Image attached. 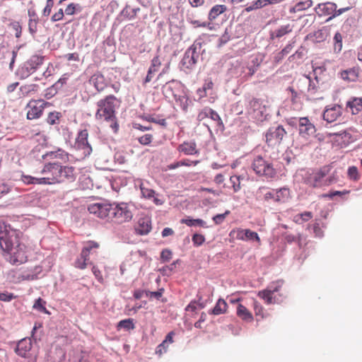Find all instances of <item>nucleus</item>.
<instances>
[{
  "label": "nucleus",
  "instance_id": "nucleus-1",
  "mask_svg": "<svg viewBox=\"0 0 362 362\" xmlns=\"http://www.w3.org/2000/svg\"><path fill=\"white\" fill-rule=\"evenodd\" d=\"M21 231L5 223L0 224V247L12 264H21L27 261V247L21 242Z\"/></svg>",
  "mask_w": 362,
  "mask_h": 362
},
{
  "label": "nucleus",
  "instance_id": "nucleus-2",
  "mask_svg": "<svg viewBox=\"0 0 362 362\" xmlns=\"http://www.w3.org/2000/svg\"><path fill=\"white\" fill-rule=\"evenodd\" d=\"M117 102V99L113 95L106 96L97 103L98 108L95 113L97 119H103L105 121L110 122V126L114 132H117L119 128L115 116V108Z\"/></svg>",
  "mask_w": 362,
  "mask_h": 362
},
{
  "label": "nucleus",
  "instance_id": "nucleus-3",
  "mask_svg": "<svg viewBox=\"0 0 362 362\" xmlns=\"http://www.w3.org/2000/svg\"><path fill=\"white\" fill-rule=\"evenodd\" d=\"M332 165H325L318 170H313L307 177H305V183L312 187L319 188L325 186H329L338 181L337 171L334 170L329 175Z\"/></svg>",
  "mask_w": 362,
  "mask_h": 362
},
{
  "label": "nucleus",
  "instance_id": "nucleus-4",
  "mask_svg": "<svg viewBox=\"0 0 362 362\" xmlns=\"http://www.w3.org/2000/svg\"><path fill=\"white\" fill-rule=\"evenodd\" d=\"M204 41L198 38L185 50L180 64L181 70L186 74L191 73L195 69L201 55L205 52V49L202 47Z\"/></svg>",
  "mask_w": 362,
  "mask_h": 362
},
{
  "label": "nucleus",
  "instance_id": "nucleus-5",
  "mask_svg": "<svg viewBox=\"0 0 362 362\" xmlns=\"http://www.w3.org/2000/svg\"><path fill=\"white\" fill-rule=\"evenodd\" d=\"M44 60L45 57L33 55L17 69L16 75L20 79L27 78L43 64Z\"/></svg>",
  "mask_w": 362,
  "mask_h": 362
},
{
  "label": "nucleus",
  "instance_id": "nucleus-6",
  "mask_svg": "<svg viewBox=\"0 0 362 362\" xmlns=\"http://www.w3.org/2000/svg\"><path fill=\"white\" fill-rule=\"evenodd\" d=\"M251 167L256 175L264 176L267 178H273L276 174L273 164L264 158L262 156H256L251 164Z\"/></svg>",
  "mask_w": 362,
  "mask_h": 362
},
{
  "label": "nucleus",
  "instance_id": "nucleus-7",
  "mask_svg": "<svg viewBox=\"0 0 362 362\" xmlns=\"http://www.w3.org/2000/svg\"><path fill=\"white\" fill-rule=\"evenodd\" d=\"M248 114L257 122H262L268 119L269 114L267 107L259 99H252L249 103Z\"/></svg>",
  "mask_w": 362,
  "mask_h": 362
},
{
  "label": "nucleus",
  "instance_id": "nucleus-8",
  "mask_svg": "<svg viewBox=\"0 0 362 362\" xmlns=\"http://www.w3.org/2000/svg\"><path fill=\"white\" fill-rule=\"evenodd\" d=\"M298 87L308 86L306 100L309 101L320 100L324 98L320 92L318 91V86L313 81L310 77L303 76L298 81Z\"/></svg>",
  "mask_w": 362,
  "mask_h": 362
},
{
  "label": "nucleus",
  "instance_id": "nucleus-9",
  "mask_svg": "<svg viewBox=\"0 0 362 362\" xmlns=\"http://www.w3.org/2000/svg\"><path fill=\"white\" fill-rule=\"evenodd\" d=\"M88 209L99 218L112 219L113 203H95L90 204Z\"/></svg>",
  "mask_w": 362,
  "mask_h": 362
},
{
  "label": "nucleus",
  "instance_id": "nucleus-10",
  "mask_svg": "<svg viewBox=\"0 0 362 362\" xmlns=\"http://www.w3.org/2000/svg\"><path fill=\"white\" fill-rule=\"evenodd\" d=\"M132 218V213L126 203H113L112 219L115 218L117 223H123L130 221Z\"/></svg>",
  "mask_w": 362,
  "mask_h": 362
},
{
  "label": "nucleus",
  "instance_id": "nucleus-11",
  "mask_svg": "<svg viewBox=\"0 0 362 362\" xmlns=\"http://www.w3.org/2000/svg\"><path fill=\"white\" fill-rule=\"evenodd\" d=\"M281 286L282 282L280 281L272 283L266 289L259 291L258 296L267 304L279 303L280 300L276 297L275 293L279 291Z\"/></svg>",
  "mask_w": 362,
  "mask_h": 362
},
{
  "label": "nucleus",
  "instance_id": "nucleus-12",
  "mask_svg": "<svg viewBox=\"0 0 362 362\" xmlns=\"http://www.w3.org/2000/svg\"><path fill=\"white\" fill-rule=\"evenodd\" d=\"M88 133L86 129L81 130L76 138L75 147L83 151L84 156H88L93 151L92 147L88 141Z\"/></svg>",
  "mask_w": 362,
  "mask_h": 362
},
{
  "label": "nucleus",
  "instance_id": "nucleus-13",
  "mask_svg": "<svg viewBox=\"0 0 362 362\" xmlns=\"http://www.w3.org/2000/svg\"><path fill=\"white\" fill-rule=\"evenodd\" d=\"M286 134V131L282 125L271 127L266 133L267 142L279 144Z\"/></svg>",
  "mask_w": 362,
  "mask_h": 362
},
{
  "label": "nucleus",
  "instance_id": "nucleus-14",
  "mask_svg": "<svg viewBox=\"0 0 362 362\" xmlns=\"http://www.w3.org/2000/svg\"><path fill=\"white\" fill-rule=\"evenodd\" d=\"M289 194V189L286 187L272 189L264 194V200L269 202L270 199H272L277 203H284L287 200Z\"/></svg>",
  "mask_w": 362,
  "mask_h": 362
},
{
  "label": "nucleus",
  "instance_id": "nucleus-15",
  "mask_svg": "<svg viewBox=\"0 0 362 362\" xmlns=\"http://www.w3.org/2000/svg\"><path fill=\"white\" fill-rule=\"evenodd\" d=\"M163 93L166 98H174L177 94L183 92V84L177 80H171L163 86Z\"/></svg>",
  "mask_w": 362,
  "mask_h": 362
},
{
  "label": "nucleus",
  "instance_id": "nucleus-16",
  "mask_svg": "<svg viewBox=\"0 0 362 362\" xmlns=\"http://www.w3.org/2000/svg\"><path fill=\"white\" fill-rule=\"evenodd\" d=\"M58 184L66 181L73 182L76 179L75 168L72 166L62 165L59 163Z\"/></svg>",
  "mask_w": 362,
  "mask_h": 362
},
{
  "label": "nucleus",
  "instance_id": "nucleus-17",
  "mask_svg": "<svg viewBox=\"0 0 362 362\" xmlns=\"http://www.w3.org/2000/svg\"><path fill=\"white\" fill-rule=\"evenodd\" d=\"M315 132V125L310 122L308 117H300L298 133L301 137L308 139L314 135Z\"/></svg>",
  "mask_w": 362,
  "mask_h": 362
},
{
  "label": "nucleus",
  "instance_id": "nucleus-18",
  "mask_svg": "<svg viewBox=\"0 0 362 362\" xmlns=\"http://www.w3.org/2000/svg\"><path fill=\"white\" fill-rule=\"evenodd\" d=\"M59 162H48L41 170V174L47 175L53 185L58 184Z\"/></svg>",
  "mask_w": 362,
  "mask_h": 362
},
{
  "label": "nucleus",
  "instance_id": "nucleus-19",
  "mask_svg": "<svg viewBox=\"0 0 362 362\" xmlns=\"http://www.w3.org/2000/svg\"><path fill=\"white\" fill-rule=\"evenodd\" d=\"M234 233L236 234L235 238L238 240H252V241H257L259 242L260 238L258 235V234L256 232L252 231L250 229H242L238 228L236 231L233 230L230 232V235H233Z\"/></svg>",
  "mask_w": 362,
  "mask_h": 362
},
{
  "label": "nucleus",
  "instance_id": "nucleus-20",
  "mask_svg": "<svg viewBox=\"0 0 362 362\" xmlns=\"http://www.w3.org/2000/svg\"><path fill=\"white\" fill-rule=\"evenodd\" d=\"M88 82L90 85H93L98 92H102L107 86V83L103 74L99 71H97L93 74Z\"/></svg>",
  "mask_w": 362,
  "mask_h": 362
},
{
  "label": "nucleus",
  "instance_id": "nucleus-21",
  "mask_svg": "<svg viewBox=\"0 0 362 362\" xmlns=\"http://www.w3.org/2000/svg\"><path fill=\"white\" fill-rule=\"evenodd\" d=\"M341 115V107L339 105H334L327 108L322 115V118L327 123L334 122Z\"/></svg>",
  "mask_w": 362,
  "mask_h": 362
},
{
  "label": "nucleus",
  "instance_id": "nucleus-22",
  "mask_svg": "<svg viewBox=\"0 0 362 362\" xmlns=\"http://www.w3.org/2000/svg\"><path fill=\"white\" fill-rule=\"evenodd\" d=\"M31 348V339L30 338H24L18 341L15 351L21 357L26 358L27 354L30 351Z\"/></svg>",
  "mask_w": 362,
  "mask_h": 362
},
{
  "label": "nucleus",
  "instance_id": "nucleus-23",
  "mask_svg": "<svg viewBox=\"0 0 362 362\" xmlns=\"http://www.w3.org/2000/svg\"><path fill=\"white\" fill-rule=\"evenodd\" d=\"M337 6L335 3L327 1L319 4L315 10L319 16H332Z\"/></svg>",
  "mask_w": 362,
  "mask_h": 362
},
{
  "label": "nucleus",
  "instance_id": "nucleus-24",
  "mask_svg": "<svg viewBox=\"0 0 362 362\" xmlns=\"http://www.w3.org/2000/svg\"><path fill=\"white\" fill-rule=\"evenodd\" d=\"M293 28V25L289 23L281 25L277 29L270 32V38L272 40L275 38H281L284 35L291 33Z\"/></svg>",
  "mask_w": 362,
  "mask_h": 362
},
{
  "label": "nucleus",
  "instance_id": "nucleus-25",
  "mask_svg": "<svg viewBox=\"0 0 362 362\" xmlns=\"http://www.w3.org/2000/svg\"><path fill=\"white\" fill-rule=\"evenodd\" d=\"M42 159H54L58 158L61 160H66L68 158V154L62 148H57L56 151H51L45 153L42 156Z\"/></svg>",
  "mask_w": 362,
  "mask_h": 362
},
{
  "label": "nucleus",
  "instance_id": "nucleus-26",
  "mask_svg": "<svg viewBox=\"0 0 362 362\" xmlns=\"http://www.w3.org/2000/svg\"><path fill=\"white\" fill-rule=\"evenodd\" d=\"M160 62L158 57H154L151 60V66L149 67L147 72V75L144 79V84L149 83L152 80L153 74L158 71V69L160 66Z\"/></svg>",
  "mask_w": 362,
  "mask_h": 362
},
{
  "label": "nucleus",
  "instance_id": "nucleus-27",
  "mask_svg": "<svg viewBox=\"0 0 362 362\" xmlns=\"http://www.w3.org/2000/svg\"><path fill=\"white\" fill-rule=\"evenodd\" d=\"M195 142H184L178 146V151L184 153L185 155H194L197 153Z\"/></svg>",
  "mask_w": 362,
  "mask_h": 362
},
{
  "label": "nucleus",
  "instance_id": "nucleus-28",
  "mask_svg": "<svg viewBox=\"0 0 362 362\" xmlns=\"http://www.w3.org/2000/svg\"><path fill=\"white\" fill-rule=\"evenodd\" d=\"M41 267L37 266L32 269L30 271H24L21 274L23 280L32 281L38 278V275L41 273Z\"/></svg>",
  "mask_w": 362,
  "mask_h": 362
},
{
  "label": "nucleus",
  "instance_id": "nucleus-29",
  "mask_svg": "<svg viewBox=\"0 0 362 362\" xmlns=\"http://www.w3.org/2000/svg\"><path fill=\"white\" fill-rule=\"evenodd\" d=\"M227 308L228 305L226 302L223 299L219 298L214 308L209 310V313L214 315L223 314L226 312Z\"/></svg>",
  "mask_w": 362,
  "mask_h": 362
},
{
  "label": "nucleus",
  "instance_id": "nucleus-30",
  "mask_svg": "<svg viewBox=\"0 0 362 362\" xmlns=\"http://www.w3.org/2000/svg\"><path fill=\"white\" fill-rule=\"evenodd\" d=\"M346 107H349L353 115H356L362 111V98H354L346 103Z\"/></svg>",
  "mask_w": 362,
  "mask_h": 362
},
{
  "label": "nucleus",
  "instance_id": "nucleus-31",
  "mask_svg": "<svg viewBox=\"0 0 362 362\" xmlns=\"http://www.w3.org/2000/svg\"><path fill=\"white\" fill-rule=\"evenodd\" d=\"M181 223H185L189 227L199 226L202 228H208L206 223L204 220L201 218H193L190 216H188L185 218H182L181 220Z\"/></svg>",
  "mask_w": 362,
  "mask_h": 362
},
{
  "label": "nucleus",
  "instance_id": "nucleus-32",
  "mask_svg": "<svg viewBox=\"0 0 362 362\" xmlns=\"http://www.w3.org/2000/svg\"><path fill=\"white\" fill-rule=\"evenodd\" d=\"M227 10L226 5L220 4L213 6L209 12V20L212 21L215 20L219 15Z\"/></svg>",
  "mask_w": 362,
  "mask_h": 362
},
{
  "label": "nucleus",
  "instance_id": "nucleus-33",
  "mask_svg": "<svg viewBox=\"0 0 362 362\" xmlns=\"http://www.w3.org/2000/svg\"><path fill=\"white\" fill-rule=\"evenodd\" d=\"M237 315L238 317L247 322H250L253 319L252 314L244 305L241 304H239L237 308Z\"/></svg>",
  "mask_w": 362,
  "mask_h": 362
},
{
  "label": "nucleus",
  "instance_id": "nucleus-34",
  "mask_svg": "<svg viewBox=\"0 0 362 362\" xmlns=\"http://www.w3.org/2000/svg\"><path fill=\"white\" fill-rule=\"evenodd\" d=\"M341 76L345 81H354L358 77V73L355 69L344 70L341 73Z\"/></svg>",
  "mask_w": 362,
  "mask_h": 362
},
{
  "label": "nucleus",
  "instance_id": "nucleus-35",
  "mask_svg": "<svg viewBox=\"0 0 362 362\" xmlns=\"http://www.w3.org/2000/svg\"><path fill=\"white\" fill-rule=\"evenodd\" d=\"M151 229L150 221L139 222L138 228L136 229V233L139 235H147Z\"/></svg>",
  "mask_w": 362,
  "mask_h": 362
},
{
  "label": "nucleus",
  "instance_id": "nucleus-36",
  "mask_svg": "<svg viewBox=\"0 0 362 362\" xmlns=\"http://www.w3.org/2000/svg\"><path fill=\"white\" fill-rule=\"evenodd\" d=\"M176 103L182 108V110H186L187 108V98L185 93L181 92L177 94L176 96L173 98Z\"/></svg>",
  "mask_w": 362,
  "mask_h": 362
},
{
  "label": "nucleus",
  "instance_id": "nucleus-37",
  "mask_svg": "<svg viewBox=\"0 0 362 362\" xmlns=\"http://www.w3.org/2000/svg\"><path fill=\"white\" fill-rule=\"evenodd\" d=\"M117 327L119 329L124 328L126 330L134 329L135 327L134 324V320L132 318H128V319L120 320L118 322Z\"/></svg>",
  "mask_w": 362,
  "mask_h": 362
},
{
  "label": "nucleus",
  "instance_id": "nucleus-38",
  "mask_svg": "<svg viewBox=\"0 0 362 362\" xmlns=\"http://www.w3.org/2000/svg\"><path fill=\"white\" fill-rule=\"evenodd\" d=\"M140 11L139 8H132V10H129V6L127 5L121 11V15L125 16L126 18H129V20L133 19L138 11Z\"/></svg>",
  "mask_w": 362,
  "mask_h": 362
},
{
  "label": "nucleus",
  "instance_id": "nucleus-39",
  "mask_svg": "<svg viewBox=\"0 0 362 362\" xmlns=\"http://www.w3.org/2000/svg\"><path fill=\"white\" fill-rule=\"evenodd\" d=\"M45 303L46 302L42 299L41 298H38L37 300H35V303L33 305V308L35 310H37L41 313L49 314V313L47 311V310L45 308Z\"/></svg>",
  "mask_w": 362,
  "mask_h": 362
},
{
  "label": "nucleus",
  "instance_id": "nucleus-40",
  "mask_svg": "<svg viewBox=\"0 0 362 362\" xmlns=\"http://www.w3.org/2000/svg\"><path fill=\"white\" fill-rule=\"evenodd\" d=\"M334 50L335 52H339L342 48V36L337 32L334 36Z\"/></svg>",
  "mask_w": 362,
  "mask_h": 362
},
{
  "label": "nucleus",
  "instance_id": "nucleus-41",
  "mask_svg": "<svg viewBox=\"0 0 362 362\" xmlns=\"http://www.w3.org/2000/svg\"><path fill=\"white\" fill-rule=\"evenodd\" d=\"M242 179L243 177L240 175H233L230 177V182L232 185L235 192H237L240 189V180Z\"/></svg>",
  "mask_w": 362,
  "mask_h": 362
},
{
  "label": "nucleus",
  "instance_id": "nucleus-42",
  "mask_svg": "<svg viewBox=\"0 0 362 362\" xmlns=\"http://www.w3.org/2000/svg\"><path fill=\"white\" fill-rule=\"evenodd\" d=\"M312 6H313L312 0H305L304 1H300L298 4H296V5L295 6V7L293 9L294 11H303L307 8H309Z\"/></svg>",
  "mask_w": 362,
  "mask_h": 362
},
{
  "label": "nucleus",
  "instance_id": "nucleus-43",
  "mask_svg": "<svg viewBox=\"0 0 362 362\" xmlns=\"http://www.w3.org/2000/svg\"><path fill=\"white\" fill-rule=\"evenodd\" d=\"M209 114V117L212 119L213 121L216 122L217 123V126L219 127H223V122L219 116V115L214 110L210 108L209 110H207Z\"/></svg>",
  "mask_w": 362,
  "mask_h": 362
},
{
  "label": "nucleus",
  "instance_id": "nucleus-44",
  "mask_svg": "<svg viewBox=\"0 0 362 362\" xmlns=\"http://www.w3.org/2000/svg\"><path fill=\"white\" fill-rule=\"evenodd\" d=\"M81 11V6L78 4L71 3L69 4L65 9V13L66 15H74L76 12H80Z\"/></svg>",
  "mask_w": 362,
  "mask_h": 362
},
{
  "label": "nucleus",
  "instance_id": "nucleus-45",
  "mask_svg": "<svg viewBox=\"0 0 362 362\" xmlns=\"http://www.w3.org/2000/svg\"><path fill=\"white\" fill-rule=\"evenodd\" d=\"M42 114V110L37 107L31 108L27 113V118L28 119H34L39 118Z\"/></svg>",
  "mask_w": 362,
  "mask_h": 362
},
{
  "label": "nucleus",
  "instance_id": "nucleus-46",
  "mask_svg": "<svg viewBox=\"0 0 362 362\" xmlns=\"http://www.w3.org/2000/svg\"><path fill=\"white\" fill-rule=\"evenodd\" d=\"M142 118L148 122L158 124L163 127L167 126V122L165 119H156L151 115H144L142 116Z\"/></svg>",
  "mask_w": 362,
  "mask_h": 362
},
{
  "label": "nucleus",
  "instance_id": "nucleus-47",
  "mask_svg": "<svg viewBox=\"0 0 362 362\" xmlns=\"http://www.w3.org/2000/svg\"><path fill=\"white\" fill-rule=\"evenodd\" d=\"M192 240L193 244L195 246H200V245H202L204 243L205 238L202 234L194 233L192 235Z\"/></svg>",
  "mask_w": 362,
  "mask_h": 362
},
{
  "label": "nucleus",
  "instance_id": "nucleus-48",
  "mask_svg": "<svg viewBox=\"0 0 362 362\" xmlns=\"http://www.w3.org/2000/svg\"><path fill=\"white\" fill-rule=\"evenodd\" d=\"M179 262V259L173 262L172 264L168 266L163 267L160 271L163 272V275L169 276L171 274L172 272L174 270L177 263Z\"/></svg>",
  "mask_w": 362,
  "mask_h": 362
},
{
  "label": "nucleus",
  "instance_id": "nucleus-49",
  "mask_svg": "<svg viewBox=\"0 0 362 362\" xmlns=\"http://www.w3.org/2000/svg\"><path fill=\"white\" fill-rule=\"evenodd\" d=\"M351 9V7L349 6H347V7H344V8H339V9H337L335 8V11H334L333 14L332 16H330L327 20H326V22H329L331 20H332L333 18L341 15L342 13H344V12H346L348 11H349Z\"/></svg>",
  "mask_w": 362,
  "mask_h": 362
},
{
  "label": "nucleus",
  "instance_id": "nucleus-50",
  "mask_svg": "<svg viewBox=\"0 0 362 362\" xmlns=\"http://www.w3.org/2000/svg\"><path fill=\"white\" fill-rule=\"evenodd\" d=\"M348 176L351 180H358V171L356 166H351L348 168Z\"/></svg>",
  "mask_w": 362,
  "mask_h": 362
},
{
  "label": "nucleus",
  "instance_id": "nucleus-51",
  "mask_svg": "<svg viewBox=\"0 0 362 362\" xmlns=\"http://www.w3.org/2000/svg\"><path fill=\"white\" fill-rule=\"evenodd\" d=\"M38 18H33L32 20H29L28 23V30L30 33L34 36L37 32V25Z\"/></svg>",
  "mask_w": 362,
  "mask_h": 362
},
{
  "label": "nucleus",
  "instance_id": "nucleus-52",
  "mask_svg": "<svg viewBox=\"0 0 362 362\" xmlns=\"http://www.w3.org/2000/svg\"><path fill=\"white\" fill-rule=\"evenodd\" d=\"M172 252L169 249H164L160 253V259L163 262H168L172 258Z\"/></svg>",
  "mask_w": 362,
  "mask_h": 362
},
{
  "label": "nucleus",
  "instance_id": "nucleus-53",
  "mask_svg": "<svg viewBox=\"0 0 362 362\" xmlns=\"http://www.w3.org/2000/svg\"><path fill=\"white\" fill-rule=\"evenodd\" d=\"M35 185H52L51 183V180H49L47 175H45L43 177H35Z\"/></svg>",
  "mask_w": 362,
  "mask_h": 362
},
{
  "label": "nucleus",
  "instance_id": "nucleus-54",
  "mask_svg": "<svg viewBox=\"0 0 362 362\" xmlns=\"http://www.w3.org/2000/svg\"><path fill=\"white\" fill-rule=\"evenodd\" d=\"M230 214L229 211H226L223 214H216L213 217V221L217 225H219L223 222L227 215Z\"/></svg>",
  "mask_w": 362,
  "mask_h": 362
},
{
  "label": "nucleus",
  "instance_id": "nucleus-55",
  "mask_svg": "<svg viewBox=\"0 0 362 362\" xmlns=\"http://www.w3.org/2000/svg\"><path fill=\"white\" fill-rule=\"evenodd\" d=\"M251 62L252 63V65L248 67V69H249V73L248 74L250 76H252L257 71L260 64H259V62H258V59L257 58L253 59Z\"/></svg>",
  "mask_w": 362,
  "mask_h": 362
},
{
  "label": "nucleus",
  "instance_id": "nucleus-56",
  "mask_svg": "<svg viewBox=\"0 0 362 362\" xmlns=\"http://www.w3.org/2000/svg\"><path fill=\"white\" fill-rule=\"evenodd\" d=\"M59 120L58 112H49L47 119V123L49 124H55Z\"/></svg>",
  "mask_w": 362,
  "mask_h": 362
},
{
  "label": "nucleus",
  "instance_id": "nucleus-57",
  "mask_svg": "<svg viewBox=\"0 0 362 362\" xmlns=\"http://www.w3.org/2000/svg\"><path fill=\"white\" fill-rule=\"evenodd\" d=\"M349 192L348 191H344V192H341V191H333V192H331L329 193H327V194H322V197H325V198H329V199H333L335 196H341L342 194H347Z\"/></svg>",
  "mask_w": 362,
  "mask_h": 362
},
{
  "label": "nucleus",
  "instance_id": "nucleus-58",
  "mask_svg": "<svg viewBox=\"0 0 362 362\" xmlns=\"http://www.w3.org/2000/svg\"><path fill=\"white\" fill-rule=\"evenodd\" d=\"M141 192L143 197L148 199L154 197V194L156 193L154 190L145 187H141Z\"/></svg>",
  "mask_w": 362,
  "mask_h": 362
},
{
  "label": "nucleus",
  "instance_id": "nucleus-59",
  "mask_svg": "<svg viewBox=\"0 0 362 362\" xmlns=\"http://www.w3.org/2000/svg\"><path fill=\"white\" fill-rule=\"evenodd\" d=\"M152 135L146 134L139 138V141L142 145H148L152 141Z\"/></svg>",
  "mask_w": 362,
  "mask_h": 362
},
{
  "label": "nucleus",
  "instance_id": "nucleus-60",
  "mask_svg": "<svg viewBox=\"0 0 362 362\" xmlns=\"http://www.w3.org/2000/svg\"><path fill=\"white\" fill-rule=\"evenodd\" d=\"M15 298V296L11 293H1L0 300L4 302H9Z\"/></svg>",
  "mask_w": 362,
  "mask_h": 362
},
{
  "label": "nucleus",
  "instance_id": "nucleus-61",
  "mask_svg": "<svg viewBox=\"0 0 362 362\" xmlns=\"http://www.w3.org/2000/svg\"><path fill=\"white\" fill-rule=\"evenodd\" d=\"M86 265L87 261L83 259L80 257L77 258V259L75 262V267L81 269H85L86 267Z\"/></svg>",
  "mask_w": 362,
  "mask_h": 362
},
{
  "label": "nucleus",
  "instance_id": "nucleus-62",
  "mask_svg": "<svg viewBox=\"0 0 362 362\" xmlns=\"http://www.w3.org/2000/svg\"><path fill=\"white\" fill-rule=\"evenodd\" d=\"M210 108L209 107H205L204 109H203L199 114H198V116H197V119L199 121H202L204 120V119L209 117V114L208 113V111L207 110H209Z\"/></svg>",
  "mask_w": 362,
  "mask_h": 362
},
{
  "label": "nucleus",
  "instance_id": "nucleus-63",
  "mask_svg": "<svg viewBox=\"0 0 362 362\" xmlns=\"http://www.w3.org/2000/svg\"><path fill=\"white\" fill-rule=\"evenodd\" d=\"M64 17V11L62 8H60L58 12L55 13L52 16V21L56 22L62 20Z\"/></svg>",
  "mask_w": 362,
  "mask_h": 362
},
{
  "label": "nucleus",
  "instance_id": "nucleus-64",
  "mask_svg": "<svg viewBox=\"0 0 362 362\" xmlns=\"http://www.w3.org/2000/svg\"><path fill=\"white\" fill-rule=\"evenodd\" d=\"M12 27L13 30H16L15 36L16 37L18 38L21 35L22 32V28L18 22H15L12 24Z\"/></svg>",
  "mask_w": 362,
  "mask_h": 362
}]
</instances>
